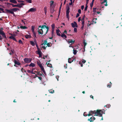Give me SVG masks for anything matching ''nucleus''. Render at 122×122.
<instances>
[{
  "label": "nucleus",
  "mask_w": 122,
  "mask_h": 122,
  "mask_svg": "<svg viewBox=\"0 0 122 122\" xmlns=\"http://www.w3.org/2000/svg\"><path fill=\"white\" fill-rule=\"evenodd\" d=\"M104 114V110H97L96 111L95 110L94 111H90L89 112V113L87 115L86 112H84L83 114V115L85 116L87 115L88 116H95L96 115L99 117H102V114Z\"/></svg>",
  "instance_id": "obj_1"
},
{
  "label": "nucleus",
  "mask_w": 122,
  "mask_h": 122,
  "mask_svg": "<svg viewBox=\"0 0 122 122\" xmlns=\"http://www.w3.org/2000/svg\"><path fill=\"white\" fill-rule=\"evenodd\" d=\"M49 28L45 25H40L38 28V32L39 34H42L43 33L46 34L48 32Z\"/></svg>",
  "instance_id": "obj_2"
},
{
  "label": "nucleus",
  "mask_w": 122,
  "mask_h": 122,
  "mask_svg": "<svg viewBox=\"0 0 122 122\" xmlns=\"http://www.w3.org/2000/svg\"><path fill=\"white\" fill-rule=\"evenodd\" d=\"M101 11V9L99 8H93V11L94 14H96V13L98 14L100 13Z\"/></svg>",
  "instance_id": "obj_3"
},
{
  "label": "nucleus",
  "mask_w": 122,
  "mask_h": 122,
  "mask_svg": "<svg viewBox=\"0 0 122 122\" xmlns=\"http://www.w3.org/2000/svg\"><path fill=\"white\" fill-rule=\"evenodd\" d=\"M37 64L41 68L42 71H43L44 73L45 74L46 73V72L44 70V68L42 64L41 63V62L40 61H38L37 62Z\"/></svg>",
  "instance_id": "obj_4"
},
{
  "label": "nucleus",
  "mask_w": 122,
  "mask_h": 122,
  "mask_svg": "<svg viewBox=\"0 0 122 122\" xmlns=\"http://www.w3.org/2000/svg\"><path fill=\"white\" fill-rule=\"evenodd\" d=\"M47 42V41L46 40L44 41V43L41 44V47L43 48V49L45 50L46 49V47H47L46 46Z\"/></svg>",
  "instance_id": "obj_5"
},
{
  "label": "nucleus",
  "mask_w": 122,
  "mask_h": 122,
  "mask_svg": "<svg viewBox=\"0 0 122 122\" xmlns=\"http://www.w3.org/2000/svg\"><path fill=\"white\" fill-rule=\"evenodd\" d=\"M36 11V9L35 8H32L30 9L27 11V13L30 12H32Z\"/></svg>",
  "instance_id": "obj_6"
},
{
  "label": "nucleus",
  "mask_w": 122,
  "mask_h": 122,
  "mask_svg": "<svg viewBox=\"0 0 122 122\" xmlns=\"http://www.w3.org/2000/svg\"><path fill=\"white\" fill-rule=\"evenodd\" d=\"M32 59L31 58H25L24 59V61L26 63H29L31 62Z\"/></svg>",
  "instance_id": "obj_7"
},
{
  "label": "nucleus",
  "mask_w": 122,
  "mask_h": 122,
  "mask_svg": "<svg viewBox=\"0 0 122 122\" xmlns=\"http://www.w3.org/2000/svg\"><path fill=\"white\" fill-rule=\"evenodd\" d=\"M3 29L1 28L0 29V34L4 38H6V36L4 32L2 31Z\"/></svg>",
  "instance_id": "obj_8"
},
{
  "label": "nucleus",
  "mask_w": 122,
  "mask_h": 122,
  "mask_svg": "<svg viewBox=\"0 0 122 122\" xmlns=\"http://www.w3.org/2000/svg\"><path fill=\"white\" fill-rule=\"evenodd\" d=\"M35 27L34 26H31V30L33 33L34 36L35 37H36V33L34 31Z\"/></svg>",
  "instance_id": "obj_9"
},
{
  "label": "nucleus",
  "mask_w": 122,
  "mask_h": 122,
  "mask_svg": "<svg viewBox=\"0 0 122 122\" xmlns=\"http://www.w3.org/2000/svg\"><path fill=\"white\" fill-rule=\"evenodd\" d=\"M70 8L68 7L66 11V17L69 19V12Z\"/></svg>",
  "instance_id": "obj_10"
},
{
  "label": "nucleus",
  "mask_w": 122,
  "mask_h": 122,
  "mask_svg": "<svg viewBox=\"0 0 122 122\" xmlns=\"http://www.w3.org/2000/svg\"><path fill=\"white\" fill-rule=\"evenodd\" d=\"M71 25L72 27L73 28L77 27V23L75 21H74L73 23H72Z\"/></svg>",
  "instance_id": "obj_11"
},
{
  "label": "nucleus",
  "mask_w": 122,
  "mask_h": 122,
  "mask_svg": "<svg viewBox=\"0 0 122 122\" xmlns=\"http://www.w3.org/2000/svg\"><path fill=\"white\" fill-rule=\"evenodd\" d=\"M54 1H51L50 2V7H55V6L54 4Z\"/></svg>",
  "instance_id": "obj_12"
},
{
  "label": "nucleus",
  "mask_w": 122,
  "mask_h": 122,
  "mask_svg": "<svg viewBox=\"0 0 122 122\" xmlns=\"http://www.w3.org/2000/svg\"><path fill=\"white\" fill-rule=\"evenodd\" d=\"M107 0H101V1H102V2H101V4H103L104 3H105V4H104V5L106 6H107Z\"/></svg>",
  "instance_id": "obj_13"
},
{
  "label": "nucleus",
  "mask_w": 122,
  "mask_h": 122,
  "mask_svg": "<svg viewBox=\"0 0 122 122\" xmlns=\"http://www.w3.org/2000/svg\"><path fill=\"white\" fill-rule=\"evenodd\" d=\"M14 62L15 64V65H14V66H16V65L19 66L20 65V62H18V61H16L15 60L14 61Z\"/></svg>",
  "instance_id": "obj_14"
},
{
  "label": "nucleus",
  "mask_w": 122,
  "mask_h": 122,
  "mask_svg": "<svg viewBox=\"0 0 122 122\" xmlns=\"http://www.w3.org/2000/svg\"><path fill=\"white\" fill-rule=\"evenodd\" d=\"M7 12H8L11 14H13V15L15 16V14L12 10V9H11L10 10H7Z\"/></svg>",
  "instance_id": "obj_15"
},
{
  "label": "nucleus",
  "mask_w": 122,
  "mask_h": 122,
  "mask_svg": "<svg viewBox=\"0 0 122 122\" xmlns=\"http://www.w3.org/2000/svg\"><path fill=\"white\" fill-rule=\"evenodd\" d=\"M37 54L39 55V57H42V53L41 51H37Z\"/></svg>",
  "instance_id": "obj_16"
},
{
  "label": "nucleus",
  "mask_w": 122,
  "mask_h": 122,
  "mask_svg": "<svg viewBox=\"0 0 122 122\" xmlns=\"http://www.w3.org/2000/svg\"><path fill=\"white\" fill-rule=\"evenodd\" d=\"M74 40H72L71 39L68 40V42L69 43H71V44H73L74 42Z\"/></svg>",
  "instance_id": "obj_17"
},
{
  "label": "nucleus",
  "mask_w": 122,
  "mask_h": 122,
  "mask_svg": "<svg viewBox=\"0 0 122 122\" xmlns=\"http://www.w3.org/2000/svg\"><path fill=\"white\" fill-rule=\"evenodd\" d=\"M95 119V117L93 116H92L90 118V119H88V120L90 121L91 122H92Z\"/></svg>",
  "instance_id": "obj_18"
},
{
  "label": "nucleus",
  "mask_w": 122,
  "mask_h": 122,
  "mask_svg": "<svg viewBox=\"0 0 122 122\" xmlns=\"http://www.w3.org/2000/svg\"><path fill=\"white\" fill-rule=\"evenodd\" d=\"M60 31L58 29L57 30H56V34L58 36H61V34L60 33Z\"/></svg>",
  "instance_id": "obj_19"
},
{
  "label": "nucleus",
  "mask_w": 122,
  "mask_h": 122,
  "mask_svg": "<svg viewBox=\"0 0 122 122\" xmlns=\"http://www.w3.org/2000/svg\"><path fill=\"white\" fill-rule=\"evenodd\" d=\"M55 7H50V10L51 12L52 13H53L54 11V9Z\"/></svg>",
  "instance_id": "obj_20"
},
{
  "label": "nucleus",
  "mask_w": 122,
  "mask_h": 122,
  "mask_svg": "<svg viewBox=\"0 0 122 122\" xmlns=\"http://www.w3.org/2000/svg\"><path fill=\"white\" fill-rule=\"evenodd\" d=\"M36 66L35 64L34 63H33L31 62L30 64L29 65L30 67H34Z\"/></svg>",
  "instance_id": "obj_21"
},
{
  "label": "nucleus",
  "mask_w": 122,
  "mask_h": 122,
  "mask_svg": "<svg viewBox=\"0 0 122 122\" xmlns=\"http://www.w3.org/2000/svg\"><path fill=\"white\" fill-rule=\"evenodd\" d=\"M10 1L11 3L14 4H17V2L15 0H10Z\"/></svg>",
  "instance_id": "obj_22"
},
{
  "label": "nucleus",
  "mask_w": 122,
  "mask_h": 122,
  "mask_svg": "<svg viewBox=\"0 0 122 122\" xmlns=\"http://www.w3.org/2000/svg\"><path fill=\"white\" fill-rule=\"evenodd\" d=\"M9 38L10 39H11L14 40L16 41H17L15 39V38L13 36H11L9 37Z\"/></svg>",
  "instance_id": "obj_23"
},
{
  "label": "nucleus",
  "mask_w": 122,
  "mask_h": 122,
  "mask_svg": "<svg viewBox=\"0 0 122 122\" xmlns=\"http://www.w3.org/2000/svg\"><path fill=\"white\" fill-rule=\"evenodd\" d=\"M47 7L46 6H45L44 7V10L45 12V15H46L47 12Z\"/></svg>",
  "instance_id": "obj_24"
},
{
  "label": "nucleus",
  "mask_w": 122,
  "mask_h": 122,
  "mask_svg": "<svg viewBox=\"0 0 122 122\" xmlns=\"http://www.w3.org/2000/svg\"><path fill=\"white\" fill-rule=\"evenodd\" d=\"M30 43L31 45L33 46H35V44L34 42L33 41H30Z\"/></svg>",
  "instance_id": "obj_25"
},
{
  "label": "nucleus",
  "mask_w": 122,
  "mask_h": 122,
  "mask_svg": "<svg viewBox=\"0 0 122 122\" xmlns=\"http://www.w3.org/2000/svg\"><path fill=\"white\" fill-rule=\"evenodd\" d=\"M97 20V19H93L92 21V24H95L96 23V20Z\"/></svg>",
  "instance_id": "obj_26"
},
{
  "label": "nucleus",
  "mask_w": 122,
  "mask_h": 122,
  "mask_svg": "<svg viewBox=\"0 0 122 122\" xmlns=\"http://www.w3.org/2000/svg\"><path fill=\"white\" fill-rule=\"evenodd\" d=\"M20 28L21 29H26L27 28V27L25 26H20Z\"/></svg>",
  "instance_id": "obj_27"
},
{
  "label": "nucleus",
  "mask_w": 122,
  "mask_h": 122,
  "mask_svg": "<svg viewBox=\"0 0 122 122\" xmlns=\"http://www.w3.org/2000/svg\"><path fill=\"white\" fill-rule=\"evenodd\" d=\"M12 10L13 12H15L17 11V10H20L19 9H18L17 8H13L12 9Z\"/></svg>",
  "instance_id": "obj_28"
},
{
  "label": "nucleus",
  "mask_w": 122,
  "mask_h": 122,
  "mask_svg": "<svg viewBox=\"0 0 122 122\" xmlns=\"http://www.w3.org/2000/svg\"><path fill=\"white\" fill-rule=\"evenodd\" d=\"M61 37H63V38H67V37L66 35H65L63 33L61 35Z\"/></svg>",
  "instance_id": "obj_29"
},
{
  "label": "nucleus",
  "mask_w": 122,
  "mask_h": 122,
  "mask_svg": "<svg viewBox=\"0 0 122 122\" xmlns=\"http://www.w3.org/2000/svg\"><path fill=\"white\" fill-rule=\"evenodd\" d=\"M73 61V60H72L71 58H69L68 60V62L69 63H71Z\"/></svg>",
  "instance_id": "obj_30"
},
{
  "label": "nucleus",
  "mask_w": 122,
  "mask_h": 122,
  "mask_svg": "<svg viewBox=\"0 0 122 122\" xmlns=\"http://www.w3.org/2000/svg\"><path fill=\"white\" fill-rule=\"evenodd\" d=\"M25 37L28 39V38H31V36L30 35H26L25 36Z\"/></svg>",
  "instance_id": "obj_31"
},
{
  "label": "nucleus",
  "mask_w": 122,
  "mask_h": 122,
  "mask_svg": "<svg viewBox=\"0 0 122 122\" xmlns=\"http://www.w3.org/2000/svg\"><path fill=\"white\" fill-rule=\"evenodd\" d=\"M10 5H12L13 7H18V4L17 5H14L12 4H10Z\"/></svg>",
  "instance_id": "obj_32"
},
{
  "label": "nucleus",
  "mask_w": 122,
  "mask_h": 122,
  "mask_svg": "<svg viewBox=\"0 0 122 122\" xmlns=\"http://www.w3.org/2000/svg\"><path fill=\"white\" fill-rule=\"evenodd\" d=\"M47 66H48L52 67V65L51 63H48L47 64Z\"/></svg>",
  "instance_id": "obj_33"
},
{
  "label": "nucleus",
  "mask_w": 122,
  "mask_h": 122,
  "mask_svg": "<svg viewBox=\"0 0 122 122\" xmlns=\"http://www.w3.org/2000/svg\"><path fill=\"white\" fill-rule=\"evenodd\" d=\"M77 52V51L76 50H75L74 49H73V53L74 54L76 55V54Z\"/></svg>",
  "instance_id": "obj_34"
},
{
  "label": "nucleus",
  "mask_w": 122,
  "mask_h": 122,
  "mask_svg": "<svg viewBox=\"0 0 122 122\" xmlns=\"http://www.w3.org/2000/svg\"><path fill=\"white\" fill-rule=\"evenodd\" d=\"M36 47L37 48V51H40V48H39L38 46V45L37 44H36Z\"/></svg>",
  "instance_id": "obj_35"
},
{
  "label": "nucleus",
  "mask_w": 122,
  "mask_h": 122,
  "mask_svg": "<svg viewBox=\"0 0 122 122\" xmlns=\"http://www.w3.org/2000/svg\"><path fill=\"white\" fill-rule=\"evenodd\" d=\"M52 29H54L55 27V25L54 24H53L51 25Z\"/></svg>",
  "instance_id": "obj_36"
},
{
  "label": "nucleus",
  "mask_w": 122,
  "mask_h": 122,
  "mask_svg": "<svg viewBox=\"0 0 122 122\" xmlns=\"http://www.w3.org/2000/svg\"><path fill=\"white\" fill-rule=\"evenodd\" d=\"M46 45L48 47H50L51 46V43H49Z\"/></svg>",
  "instance_id": "obj_37"
},
{
  "label": "nucleus",
  "mask_w": 122,
  "mask_h": 122,
  "mask_svg": "<svg viewBox=\"0 0 122 122\" xmlns=\"http://www.w3.org/2000/svg\"><path fill=\"white\" fill-rule=\"evenodd\" d=\"M54 29H52L51 34L53 36H54Z\"/></svg>",
  "instance_id": "obj_38"
},
{
  "label": "nucleus",
  "mask_w": 122,
  "mask_h": 122,
  "mask_svg": "<svg viewBox=\"0 0 122 122\" xmlns=\"http://www.w3.org/2000/svg\"><path fill=\"white\" fill-rule=\"evenodd\" d=\"M21 70L22 71V72H23L24 73L25 72H26V71H25L24 69L23 68H22L21 69Z\"/></svg>",
  "instance_id": "obj_39"
},
{
  "label": "nucleus",
  "mask_w": 122,
  "mask_h": 122,
  "mask_svg": "<svg viewBox=\"0 0 122 122\" xmlns=\"http://www.w3.org/2000/svg\"><path fill=\"white\" fill-rule=\"evenodd\" d=\"M49 92L50 93H54V91L53 90H49Z\"/></svg>",
  "instance_id": "obj_40"
},
{
  "label": "nucleus",
  "mask_w": 122,
  "mask_h": 122,
  "mask_svg": "<svg viewBox=\"0 0 122 122\" xmlns=\"http://www.w3.org/2000/svg\"><path fill=\"white\" fill-rule=\"evenodd\" d=\"M83 43L85 47V46L86 45V43L85 42V40H83Z\"/></svg>",
  "instance_id": "obj_41"
},
{
  "label": "nucleus",
  "mask_w": 122,
  "mask_h": 122,
  "mask_svg": "<svg viewBox=\"0 0 122 122\" xmlns=\"http://www.w3.org/2000/svg\"><path fill=\"white\" fill-rule=\"evenodd\" d=\"M17 1L19 2L20 3H24V1L23 0L20 1V0H17Z\"/></svg>",
  "instance_id": "obj_42"
},
{
  "label": "nucleus",
  "mask_w": 122,
  "mask_h": 122,
  "mask_svg": "<svg viewBox=\"0 0 122 122\" xmlns=\"http://www.w3.org/2000/svg\"><path fill=\"white\" fill-rule=\"evenodd\" d=\"M26 1L28 3H31L32 2V1L31 0H28Z\"/></svg>",
  "instance_id": "obj_43"
},
{
  "label": "nucleus",
  "mask_w": 122,
  "mask_h": 122,
  "mask_svg": "<svg viewBox=\"0 0 122 122\" xmlns=\"http://www.w3.org/2000/svg\"><path fill=\"white\" fill-rule=\"evenodd\" d=\"M87 5H86V6L85 7V9H84V10L85 11H86L87 10Z\"/></svg>",
  "instance_id": "obj_44"
},
{
  "label": "nucleus",
  "mask_w": 122,
  "mask_h": 122,
  "mask_svg": "<svg viewBox=\"0 0 122 122\" xmlns=\"http://www.w3.org/2000/svg\"><path fill=\"white\" fill-rule=\"evenodd\" d=\"M19 42L21 44H23V42H22V41L21 40H19Z\"/></svg>",
  "instance_id": "obj_45"
},
{
  "label": "nucleus",
  "mask_w": 122,
  "mask_h": 122,
  "mask_svg": "<svg viewBox=\"0 0 122 122\" xmlns=\"http://www.w3.org/2000/svg\"><path fill=\"white\" fill-rule=\"evenodd\" d=\"M74 31L75 32H76L77 31V29L76 28H74Z\"/></svg>",
  "instance_id": "obj_46"
},
{
  "label": "nucleus",
  "mask_w": 122,
  "mask_h": 122,
  "mask_svg": "<svg viewBox=\"0 0 122 122\" xmlns=\"http://www.w3.org/2000/svg\"><path fill=\"white\" fill-rule=\"evenodd\" d=\"M22 6L20 4H18V7L21 8L22 7Z\"/></svg>",
  "instance_id": "obj_47"
},
{
  "label": "nucleus",
  "mask_w": 122,
  "mask_h": 122,
  "mask_svg": "<svg viewBox=\"0 0 122 122\" xmlns=\"http://www.w3.org/2000/svg\"><path fill=\"white\" fill-rule=\"evenodd\" d=\"M81 20L82 21V25H84V20L82 21V20L81 19Z\"/></svg>",
  "instance_id": "obj_48"
},
{
  "label": "nucleus",
  "mask_w": 122,
  "mask_h": 122,
  "mask_svg": "<svg viewBox=\"0 0 122 122\" xmlns=\"http://www.w3.org/2000/svg\"><path fill=\"white\" fill-rule=\"evenodd\" d=\"M86 62V61L85 60H82V63H85Z\"/></svg>",
  "instance_id": "obj_49"
},
{
  "label": "nucleus",
  "mask_w": 122,
  "mask_h": 122,
  "mask_svg": "<svg viewBox=\"0 0 122 122\" xmlns=\"http://www.w3.org/2000/svg\"><path fill=\"white\" fill-rule=\"evenodd\" d=\"M110 84H109L108 85H107V87H110L111 86V85L112 84V83L111 82H110Z\"/></svg>",
  "instance_id": "obj_50"
},
{
  "label": "nucleus",
  "mask_w": 122,
  "mask_h": 122,
  "mask_svg": "<svg viewBox=\"0 0 122 122\" xmlns=\"http://www.w3.org/2000/svg\"><path fill=\"white\" fill-rule=\"evenodd\" d=\"M93 3H92V2L90 4V6L91 7H92V6H93Z\"/></svg>",
  "instance_id": "obj_51"
},
{
  "label": "nucleus",
  "mask_w": 122,
  "mask_h": 122,
  "mask_svg": "<svg viewBox=\"0 0 122 122\" xmlns=\"http://www.w3.org/2000/svg\"><path fill=\"white\" fill-rule=\"evenodd\" d=\"M22 6L24 5H25V4L24 3H21L20 4Z\"/></svg>",
  "instance_id": "obj_52"
},
{
  "label": "nucleus",
  "mask_w": 122,
  "mask_h": 122,
  "mask_svg": "<svg viewBox=\"0 0 122 122\" xmlns=\"http://www.w3.org/2000/svg\"><path fill=\"white\" fill-rule=\"evenodd\" d=\"M34 41L35 44H37L36 41L35 39H34Z\"/></svg>",
  "instance_id": "obj_53"
},
{
  "label": "nucleus",
  "mask_w": 122,
  "mask_h": 122,
  "mask_svg": "<svg viewBox=\"0 0 122 122\" xmlns=\"http://www.w3.org/2000/svg\"><path fill=\"white\" fill-rule=\"evenodd\" d=\"M80 15L78 13H77L76 15V18L77 17Z\"/></svg>",
  "instance_id": "obj_54"
},
{
  "label": "nucleus",
  "mask_w": 122,
  "mask_h": 122,
  "mask_svg": "<svg viewBox=\"0 0 122 122\" xmlns=\"http://www.w3.org/2000/svg\"><path fill=\"white\" fill-rule=\"evenodd\" d=\"M81 20V17H80L79 18L78 20V21L79 22Z\"/></svg>",
  "instance_id": "obj_55"
},
{
  "label": "nucleus",
  "mask_w": 122,
  "mask_h": 122,
  "mask_svg": "<svg viewBox=\"0 0 122 122\" xmlns=\"http://www.w3.org/2000/svg\"><path fill=\"white\" fill-rule=\"evenodd\" d=\"M78 12L79 14H81V10L80 9H79L78 10Z\"/></svg>",
  "instance_id": "obj_56"
},
{
  "label": "nucleus",
  "mask_w": 122,
  "mask_h": 122,
  "mask_svg": "<svg viewBox=\"0 0 122 122\" xmlns=\"http://www.w3.org/2000/svg\"><path fill=\"white\" fill-rule=\"evenodd\" d=\"M0 10L4 12V9L2 8H0Z\"/></svg>",
  "instance_id": "obj_57"
},
{
  "label": "nucleus",
  "mask_w": 122,
  "mask_h": 122,
  "mask_svg": "<svg viewBox=\"0 0 122 122\" xmlns=\"http://www.w3.org/2000/svg\"><path fill=\"white\" fill-rule=\"evenodd\" d=\"M84 5H82L81 6V9L82 10H83L84 9Z\"/></svg>",
  "instance_id": "obj_58"
},
{
  "label": "nucleus",
  "mask_w": 122,
  "mask_h": 122,
  "mask_svg": "<svg viewBox=\"0 0 122 122\" xmlns=\"http://www.w3.org/2000/svg\"><path fill=\"white\" fill-rule=\"evenodd\" d=\"M22 22L24 23V25H25V22L23 20H21Z\"/></svg>",
  "instance_id": "obj_59"
},
{
  "label": "nucleus",
  "mask_w": 122,
  "mask_h": 122,
  "mask_svg": "<svg viewBox=\"0 0 122 122\" xmlns=\"http://www.w3.org/2000/svg\"><path fill=\"white\" fill-rule=\"evenodd\" d=\"M106 107L108 108H109V107H110V105H106Z\"/></svg>",
  "instance_id": "obj_60"
},
{
  "label": "nucleus",
  "mask_w": 122,
  "mask_h": 122,
  "mask_svg": "<svg viewBox=\"0 0 122 122\" xmlns=\"http://www.w3.org/2000/svg\"><path fill=\"white\" fill-rule=\"evenodd\" d=\"M79 64H80L81 66V67H82L83 66V65L80 62H79Z\"/></svg>",
  "instance_id": "obj_61"
},
{
  "label": "nucleus",
  "mask_w": 122,
  "mask_h": 122,
  "mask_svg": "<svg viewBox=\"0 0 122 122\" xmlns=\"http://www.w3.org/2000/svg\"><path fill=\"white\" fill-rule=\"evenodd\" d=\"M38 78L40 80H41L42 78L41 77H38Z\"/></svg>",
  "instance_id": "obj_62"
},
{
  "label": "nucleus",
  "mask_w": 122,
  "mask_h": 122,
  "mask_svg": "<svg viewBox=\"0 0 122 122\" xmlns=\"http://www.w3.org/2000/svg\"><path fill=\"white\" fill-rule=\"evenodd\" d=\"M30 73H32V74H34V73L33 72V70H32L31 71H30Z\"/></svg>",
  "instance_id": "obj_63"
},
{
  "label": "nucleus",
  "mask_w": 122,
  "mask_h": 122,
  "mask_svg": "<svg viewBox=\"0 0 122 122\" xmlns=\"http://www.w3.org/2000/svg\"><path fill=\"white\" fill-rule=\"evenodd\" d=\"M30 70H28L27 71V72L28 73H30Z\"/></svg>",
  "instance_id": "obj_64"
}]
</instances>
